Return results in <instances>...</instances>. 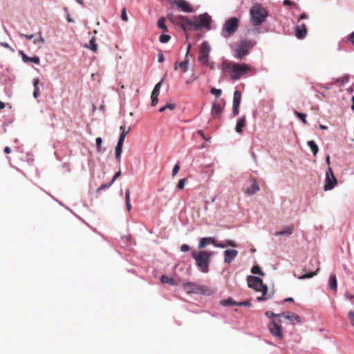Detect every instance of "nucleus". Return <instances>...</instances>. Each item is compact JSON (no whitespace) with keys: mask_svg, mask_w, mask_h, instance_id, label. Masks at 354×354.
<instances>
[{"mask_svg":"<svg viewBox=\"0 0 354 354\" xmlns=\"http://www.w3.org/2000/svg\"><path fill=\"white\" fill-rule=\"evenodd\" d=\"M220 304L223 306H237V302L233 301L231 298L223 299L220 301Z\"/></svg>","mask_w":354,"mask_h":354,"instance_id":"28","label":"nucleus"},{"mask_svg":"<svg viewBox=\"0 0 354 354\" xmlns=\"http://www.w3.org/2000/svg\"><path fill=\"white\" fill-rule=\"evenodd\" d=\"M329 286L333 290L336 291L337 288V283L335 274H331L329 278Z\"/></svg>","mask_w":354,"mask_h":354,"instance_id":"25","label":"nucleus"},{"mask_svg":"<svg viewBox=\"0 0 354 354\" xmlns=\"http://www.w3.org/2000/svg\"><path fill=\"white\" fill-rule=\"evenodd\" d=\"M189 250V246L186 244L183 245L180 248V250L182 252H187Z\"/></svg>","mask_w":354,"mask_h":354,"instance_id":"54","label":"nucleus"},{"mask_svg":"<svg viewBox=\"0 0 354 354\" xmlns=\"http://www.w3.org/2000/svg\"><path fill=\"white\" fill-rule=\"evenodd\" d=\"M211 17L207 13H203L194 17L192 21V30H199L203 28L209 29L211 24Z\"/></svg>","mask_w":354,"mask_h":354,"instance_id":"7","label":"nucleus"},{"mask_svg":"<svg viewBox=\"0 0 354 354\" xmlns=\"http://www.w3.org/2000/svg\"><path fill=\"white\" fill-rule=\"evenodd\" d=\"M127 136V133H122L119 137L117 145H123L125 137Z\"/></svg>","mask_w":354,"mask_h":354,"instance_id":"43","label":"nucleus"},{"mask_svg":"<svg viewBox=\"0 0 354 354\" xmlns=\"http://www.w3.org/2000/svg\"><path fill=\"white\" fill-rule=\"evenodd\" d=\"M295 3L293 1H291L290 0H284L283 1V5L284 6H292Z\"/></svg>","mask_w":354,"mask_h":354,"instance_id":"57","label":"nucleus"},{"mask_svg":"<svg viewBox=\"0 0 354 354\" xmlns=\"http://www.w3.org/2000/svg\"><path fill=\"white\" fill-rule=\"evenodd\" d=\"M158 95H151L152 106H154L158 104Z\"/></svg>","mask_w":354,"mask_h":354,"instance_id":"47","label":"nucleus"},{"mask_svg":"<svg viewBox=\"0 0 354 354\" xmlns=\"http://www.w3.org/2000/svg\"><path fill=\"white\" fill-rule=\"evenodd\" d=\"M295 34L298 39H303L307 34L306 26L304 24H298L295 27Z\"/></svg>","mask_w":354,"mask_h":354,"instance_id":"16","label":"nucleus"},{"mask_svg":"<svg viewBox=\"0 0 354 354\" xmlns=\"http://www.w3.org/2000/svg\"><path fill=\"white\" fill-rule=\"evenodd\" d=\"M167 19L173 24L180 26L185 32L191 30V26L193 25L192 20L189 19L187 16L168 13Z\"/></svg>","mask_w":354,"mask_h":354,"instance_id":"5","label":"nucleus"},{"mask_svg":"<svg viewBox=\"0 0 354 354\" xmlns=\"http://www.w3.org/2000/svg\"><path fill=\"white\" fill-rule=\"evenodd\" d=\"M222 107L218 103H214L212 108V115L214 118H220L222 114Z\"/></svg>","mask_w":354,"mask_h":354,"instance_id":"20","label":"nucleus"},{"mask_svg":"<svg viewBox=\"0 0 354 354\" xmlns=\"http://www.w3.org/2000/svg\"><path fill=\"white\" fill-rule=\"evenodd\" d=\"M248 283L250 288H253L256 291L262 292V295L257 298L258 301H262L268 299V297H266L268 292V287L266 285L263 284L261 279L257 277L249 276L248 277Z\"/></svg>","mask_w":354,"mask_h":354,"instance_id":"4","label":"nucleus"},{"mask_svg":"<svg viewBox=\"0 0 354 354\" xmlns=\"http://www.w3.org/2000/svg\"><path fill=\"white\" fill-rule=\"evenodd\" d=\"M295 113L302 121L303 123H304V124L307 123V121H306V114L302 113H299L298 111H295Z\"/></svg>","mask_w":354,"mask_h":354,"instance_id":"36","label":"nucleus"},{"mask_svg":"<svg viewBox=\"0 0 354 354\" xmlns=\"http://www.w3.org/2000/svg\"><path fill=\"white\" fill-rule=\"evenodd\" d=\"M39 88H35L33 92V96L35 98H37L39 95Z\"/></svg>","mask_w":354,"mask_h":354,"instance_id":"62","label":"nucleus"},{"mask_svg":"<svg viewBox=\"0 0 354 354\" xmlns=\"http://www.w3.org/2000/svg\"><path fill=\"white\" fill-rule=\"evenodd\" d=\"M122 146L123 145H116L115 156V159L117 160V161L120 160V156H121V153L122 151Z\"/></svg>","mask_w":354,"mask_h":354,"instance_id":"32","label":"nucleus"},{"mask_svg":"<svg viewBox=\"0 0 354 354\" xmlns=\"http://www.w3.org/2000/svg\"><path fill=\"white\" fill-rule=\"evenodd\" d=\"M345 297L346 299H348L349 300H353L354 299V295H353L351 293L347 292L345 293Z\"/></svg>","mask_w":354,"mask_h":354,"instance_id":"56","label":"nucleus"},{"mask_svg":"<svg viewBox=\"0 0 354 354\" xmlns=\"http://www.w3.org/2000/svg\"><path fill=\"white\" fill-rule=\"evenodd\" d=\"M211 48L207 41H204L201 46L199 49L198 60L203 64H207L209 59V54L210 53Z\"/></svg>","mask_w":354,"mask_h":354,"instance_id":"12","label":"nucleus"},{"mask_svg":"<svg viewBox=\"0 0 354 354\" xmlns=\"http://www.w3.org/2000/svg\"><path fill=\"white\" fill-rule=\"evenodd\" d=\"M120 129L122 131V133H127V135L129 133V132L130 131V128H129L127 130H126V127L124 125L121 126L120 127Z\"/></svg>","mask_w":354,"mask_h":354,"instance_id":"55","label":"nucleus"},{"mask_svg":"<svg viewBox=\"0 0 354 354\" xmlns=\"http://www.w3.org/2000/svg\"><path fill=\"white\" fill-rule=\"evenodd\" d=\"M209 243H212L214 246L217 248H224L226 247V245H223V243H216L214 239L212 237H204L200 240L198 243V248L200 249L204 248L207 244Z\"/></svg>","mask_w":354,"mask_h":354,"instance_id":"14","label":"nucleus"},{"mask_svg":"<svg viewBox=\"0 0 354 354\" xmlns=\"http://www.w3.org/2000/svg\"><path fill=\"white\" fill-rule=\"evenodd\" d=\"M238 251L236 250H226L224 252V261L230 263L237 256Z\"/></svg>","mask_w":354,"mask_h":354,"instance_id":"15","label":"nucleus"},{"mask_svg":"<svg viewBox=\"0 0 354 354\" xmlns=\"http://www.w3.org/2000/svg\"><path fill=\"white\" fill-rule=\"evenodd\" d=\"M281 317L288 319L292 324L301 322V317L295 313H283Z\"/></svg>","mask_w":354,"mask_h":354,"instance_id":"17","label":"nucleus"},{"mask_svg":"<svg viewBox=\"0 0 354 354\" xmlns=\"http://www.w3.org/2000/svg\"><path fill=\"white\" fill-rule=\"evenodd\" d=\"M188 63H189V59L187 57V56H185L184 61H183L180 63L176 62L174 64V70H176V71L178 70V68L179 67L181 69L183 73H186L188 70Z\"/></svg>","mask_w":354,"mask_h":354,"instance_id":"18","label":"nucleus"},{"mask_svg":"<svg viewBox=\"0 0 354 354\" xmlns=\"http://www.w3.org/2000/svg\"><path fill=\"white\" fill-rule=\"evenodd\" d=\"M225 243H226L225 245H226V246H227V245H230V246H232V247H236L237 246V245L235 243V241H232V240H226Z\"/></svg>","mask_w":354,"mask_h":354,"instance_id":"51","label":"nucleus"},{"mask_svg":"<svg viewBox=\"0 0 354 354\" xmlns=\"http://www.w3.org/2000/svg\"><path fill=\"white\" fill-rule=\"evenodd\" d=\"M279 323V319H274L270 324H268V328L273 336L278 339H282L283 337V328Z\"/></svg>","mask_w":354,"mask_h":354,"instance_id":"11","label":"nucleus"},{"mask_svg":"<svg viewBox=\"0 0 354 354\" xmlns=\"http://www.w3.org/2000/svg\"><path fill=\"white\" fill-rule=\"evenodd\" d=\"M239 106H236L233 105V109H232V113L234 115H237L239 113Z\"/></svg>","mask_w":354,"mask_h":354,"instance_id":"52","label":"nucleus"},{"mask_svg":"<svg viewBox=\"0 0 354 354\" xmlns=\"http://www.w3.org/2000/svg\"><path fill=\"white\" fill-rule=\"evenodd\" d=\"M113 184V183H112V181H111L110 183H105V184H103L100 187H99L97 189V192H100L101 190H103V189H107V188H109Z\"/></svg>","mask_w":354,"mask_h":354,"instance_id":"41","label":"nucleus"},{"mask_svg":"<svg viewBox=\"0 0 354 354\" xmlns=\"http://www.w3.org/2000/svg\"><path fill=\"white\" fill-rule=\"evenodd\" d=\"M183 286L184 290L188 294L196 293L205 295H212L214 293V290L212 288L194 282L185 283Z\"/></svg>","mask_w":354,"mask_h":354,"instance_id":"6","label":"nucleus"},{"mask_svg":"<svg viewBox=\"0 0 354 354\" xmlns=\"http://www.w3.org/2000/svg\"><path fill=\"white\" fill-rule=\"evenodd\" d=\"M170 38L169 35H161L159 37V40L161 43H167L169 41Z\"/></svg>","mask_w":354,"mask_h":354,"instance_id":"40","label":"nucleus"},{"mask_svg":"<svg viewBox=\"0 0 354 354\" xmlns=\"http://www.w3.org/2000/svg\"><path fill=\"white\" fill-rule=\"evenodd\" d=\"M120 175H121L120 171H118V172H116L115 174V175L113 176V177L112 178V180H111L112 183H114L117 180V178L120 176Z\"/></svg>","mask_w":354,"mask_h":354,"instance_id":"53","label":"nucleus"},{"mask_svg":"<svg viewBox=\"0 0 354 354\" xmlns=\"http://www.w3.org/2000/svg\"><path fill=\"white\" fill-rule=\"evenodd\" d=\"M266 317H268L269 318L272 317V318H274V319H277V318L281 317V314H275L272 311H267V312H266Z\"/></svg>","mask_w":354,"mask_h":354,"instance_id":"37","label":"nucleus"},{"mask_svg":"<svg viewBox=\"0 0 354 354\" xmlns=\"http://www.w3.org/2000/svg\"><path fill=\"white\" fill-rule=\"evenodd\" d=\"M241 101V93L236 90L234 92L233 105L240 106Z\"/></svg>","mask_w":354,"mask_h":354,"instance_id":"24","label":"nucleus"},{"mask_svg":"<svg viewBox=\"0 0 354 354\" xmlns=\"http://www.w3.org/2000/svg\"><path fill=\"white\" fill-rule=\"evenodd\" d=\"M185 180H186L185 178L180 179L179 180L178 185H177L178 189H184Z\"/></svg>","mask_w":354,"mask_h":354,"instance_id":"48","label":"nucleus"},{"mask_svg":"<svg viewBox=\"0 0 354 354\" xmlns=\"http://www.w3.org/2000/svg\"><path fill=\"white\" fill-rule=\"evenodd\" d=\"M294 228H295V227L293 225L286 226L281 231L277 232L275 233V235L276 236L290 235L293 233Z\"/></svg>","mask_w":354,"mask_h":354,"instance_id":"22","label":"nucleus"},{"mask_svg":"<svg viewBox=\"0 0 354 354\" xmlns=\"http://www.w3.org/2000/svg\"><path fill=\"white\" fill-rule=\"evenodd\" d=\"M86 47L90 48L92 51L96 52L97 50V45L96 44L95 41V38L93 37L90 41L89 44L86 46Z\"/></svg>","mask_w":354,"mask_h":354,"instance_id":"30","label":"nucleus"},{"mask_svg":"<svg viewBox=\"0 0 354 354\" xmlns=\"http://www.w3.org/2000/svg\"><path fill=\"white\" fill-rule=\"evenodd\" d=\"M127 136V133H122L119 137L117 145H123L125 137Z\"/></svg>","mask_w":354,"mask_h":354,"instance_id":"42","label":"nucleus"},{"mask_svg":"<svg viewBox=\"0 0 354 354\" xmlns=\"http://www.w3.org/2000/svg\"><path fill=\"white\" fill-rule=\"evenodd\" d=\"M337 180L333 174V170L330 167L328 168V171L326 173V180L324 185V190L328 191L334 188L337 185Z\"/></svg>","mask_w":354,"mask_h":354,"instance_id":"13","label":"nucleus"},{"mask_svg":"<svg viewBox=\"0 0 354 354\" xmlns=\"http://www.w3.org/2000/svg\"><path fill=\"white\" fill-rule=\"evenodd\" d=\"M164 61V56L162 53L158 54V62H162Z\"/></svg>","mask_w":354,"mask_h":354,"instance_id":"63","label":"nucleus"},{"mask_svg":"<svg viewBox=\"0 0 354 354\" xmlns=\"http://www.w3.org/2000/svg\"><path fill=\"white\" fill-rule=\"evenodd\" d=\"M161 85H162V82H160L158 84H156L152 93H151V95L158 96Z\"/></svg>","mask_w":354,"mask_h":354,"instance_id":"34","label":"nucleus"},{"mask_svg":"<svg viewBox=\"0 0 354 354\" xmlns=\"http://www.w3.org/2000/svg\"><path fill=\"white\" fill-rule=\"evenodd\" d=\"M165 17H161L158 19V27L162 30H163L164 31H168V29H167V26L165 25Z\"/></svg>","mask_w":354,"mask_h":354,"instance_id":"31","label":"nucleus"},{"mask_svg":"<svg viewBox=\"0 0 354 354\" xmlns=\"http://www.w3.org/2000/svg\"><path fill=\"white\" fill-rule=\"evenodd\" d=\"M121 19L124 21H128V16L127 15L126 8H123L121 12Z\"/></svg>","mask_w":354,"mask_h":354,"instance_id":"45","label":"nucleus"},{"mask_svg":"<svg viewBox=\"0 0 354 354\" xmlns=\"http://www.w3.org/2000/svg\"><path fill=\"white\" fill-rule=\"evenodd\" d=\"M348 319L350 320V322L351 325L354 327V312L350 311L348 314Z\"/></svg>","mask_w":354,"mask_h":354,"instance_id":"46","label":"nucleus"},{"mask_svg":"<svg viewBox=\"0 0 354 354\" xmlns=\"http://www.w3.org/2000/svg\"><path fill=\"white\" fill-rule=\"evenodd\" d=\"M169 2L173 9H176L185 13H191L194 12V9L191 4L185 0H169Z\"/></svg>","mask_w":354,"mask_h":354,"instance_id":"10","label":"nucleus"},{"mask_svg":"<svg viewBox=\"0 0 354 354\" xmlns=\"http://www.w3.org/2000/svg\"><path fill=\"white\" fill-rule=\"evenodd\" d=\"M245 124H246V117L245 115H243L241 118H240L237 120L236 125L235 127V131L239 133H242L243 128L245 126Z\"/></svg>","mask_w":354,"mask_h":354,"instance_id":"21","label":"nucleus"},{"mask_svg":"<svg viewBox=\"0 0 354 354\" xmlns=\"http://www.w3.org/2000/svg\"><path fill=\"white\" fill-rule=\"evenodd\" d=\"M238 306H251V303L249 300L241 301V302H237Z\"/></svg>","mask_w":354,"mask_h":354,"instance_id":"49","label":"nucleus"},{"mask_svg":"<svg viewBox=\"0 0 354 354\" xmlns=\"http://www.w3.org/2000/svg\"><path fill=\"white\" fill-rule=\"evenodd\" d=\"M251 271L253 274H258L261 276L264 275V273L261 271V268L258 266H253Z\"/></svg>","mask_w":354,"mask_h":354,"instance_id":"38","label":"nucleus"},{"mask_svg":"<svg viewBox=\"0 0 354 354\" xmlns=\"http://www.w3.org/2000/svg\"><path fill=\"white\" fill-rule=\"evenodd\" d=\"M160 281L162 283H169L171 285H176L175 280L173 278H170L167 275H162Z\"/></svg>","mask_w":354,"mask_h":354,"instance_id":"27","label":"nucleus"},{"mask_svg":"<svg viewBox=\"0 0 354 354\" xmlns=\"http://www.w3.org/2000/svg\"><path fill=\"white\" fill-rule=\"evenodd\" d=\"M239 25V20L236 17H231L226 20L221 30V35L223 37L227 38L233 35L237 30Z\"/></svg>","mask_w":354,"mask_h":354,"instance_id":"8","label":"nucleus"},{"mask_svg":"<svg viewBox=\"0 0 354 354\" xmlns=\"http://www.w3.org/2000/svg\"><path fill=\"white\" fill-rule=\"evenodd\" d=\"M252 46V41L247 40L241 41L234 50V57L238 59H242L248 54L249 50Z\"/></svg>","mask_w":354,"mask_h":354,"instance_id":"9","label":"nucleus"},{"mask_svg":"<svg viewBox=\"0 0 354 354\" xmlns=\"http://www.w3.org/2000/svg\"><path fill=\"white\" fill-rule=\"evenodd\" d=\"M175 107H176V106H175L174 104L167 103L165 106L161 107L159 109V111L160 112H163V111H165L167 109H169L170 110H174L175 109Z\"/></svg>","mask_w":354,"mask_h":354,"instance_id":"35","label":"nucleus"},{"mask_svg":"<svg viewBox=\"0 0 354 354\" xmlns=\"http://www.w3.org/2000/svg\"><path fill=\"white\" fill-rule=\"evenodd\" d=\"M348 40L352 44H354V31L349 35Z\"/></svg>","mask_w":354,"mask_h":354,"instance_id":"58","label":"nucleus"},{"mask_svg":"<svg viewBox=\"0 0 354 354\" xmlns=\"http://www.w3.org/2000/svg\"><path fill=\"white\" fill-rule=\"evenodd\" d=\"M95 142L97 145V151L100 153L102 151V139L100 137L97 138L95 139Z\"/></svg>","mask_w":354,"mask_h":354,"instance_id":"39","label":"nucleus"},{"mask_svg":"<svg viewBox=\"0 0 354 354\" xmlns=\"http://www.w3.org/2000/svg\"><path fill=\"white\" fill-rule=\"evenodd\" d=\"M250 14L254 26L262 24L268 15V11L261 4L254 5L250 10Z\"/></svg>","mask_w":354,"mask_h":354,"instance_id":"3","label":"nucleus"},{"mask_svg":"<svg viewBox=\"0 0 354 354\" xmlns=\"http://www.w3.org/2000/svg\"><path fill=\"white\" fill-rule=\"evenodd\" d=\"M197 132L203 138V139H206V136L202 130H198Z\"/></svg>","mask_w":354,"mask_h":354,"instance_id":"64","label":"nucleus"},{"mask_svg":"<svg viewBox=\"0 0 354 354\" xmlns=\"http://www.w3.org/2000/svg\"><path fill=\"white\" fill-rule=\"evenodd\" d=\"M307 145L310 148L313 155L316 156L319 151L318 146L316 143L313 140H310L308 141Z\"/></svg>","mask_w":354,"mask_h":354,"instance_id":"26","label":"nucleus"},{"mask_svg":"<svg viewBox=\"0 0 354 354\" xmlns=\"http://www.w3.org/2000/svg\"><path fill=\"white\" fill-rule=\"evenodd\" d=\"M20 55H21L22 60L26 63L33 62L36 64H39L40 63V59L37 56L30 57L24 51H20Z\"/></svg>","mask_w":354,"mask_h":354,"instance_id":"19","label":"nucleus"},{"mask_svg":"<svg viewBox=\"0 0 354 354\" xmlns=\"http://www.w3.org/2000/svg\"><path fill=\"white\" fill-rule=\"evenodd\" d=\"M21 37H24L26 38H27L28 39H31L33 38L34 37V35H24V34H21L20 35Z\"/></svg>","mask_w":354,"mask_h":354,"instance_id":"61","label":"nucleus"},{"mask_svg":"<svg viewBox=\"0 0 354 354\" xmlns=\"http://www.w3.org/2000/svg\"><path fill=\"white\" fill-rule=\"evenodd\" d=\"M179 169H180V166L178 164L174 165L173 170H172V176H175L178 174Z\"/></svg>","mask_w":354,"mask_h":354,"instance_id":"50","label":"nucleus"},{"mask_svg":"<svg viewBox=\"0 0 354 354\" xmlns=\"http://www.w3.org/2000/svg\"><path fill=\"white\" fill-rule=\"evenodd\" d=\"M259 190V187L257 184V182L255 180H254L252 181L251 186L245 191V193L248 195H252L257 192Z\"/></svg>","mask_w":354,"mask_h":354,"instance_id":"23","label":"nucleus"},{"mask_svg":"<svg viewBox=\"0 0 354 354\" xmlns=\"http://www.w3.org/2000/svg\"><path fill=\"white\" fill-rule=\"evenodd\" d=\"M210 92L212 95H214L217 97H219L222 93L221 90L217 89L216 88H212L211 89Z\"/></svg>","mask_w":354,"mask_h":354,"instance_id":"44","label":"nucleus"},{"mask_svg":"<svg viewBox=\"0 0 354 354\" xmlns=\"http://www.w3.org/2000/svg\"><path fill=\"white\" fill-rule=\"evenodd\" d=\"M212 255V252L205 250L199 252L196 250L192 251V257L195 259L197 267L201 272L205 273L208 272V267Z\"/></svg>","mask_w":354,"mask_h":354,"instance_id":"2","label":"nucleus"},{"mask_svg":"<svg viewBox=\"0 0 354 354\" xmlns=\"http://www.w3.org/2000/svg\"><path fill=\"white\" fill-rule=\"evenodd\" d=\"M125 202L127 205V209L129 212L131 210V205L130 203V190L127 189L125 192Z\"/></svg>","mask_w":354,"mask_h":354,"instance_id":"29","label":"nucleus"},{"mask_svg":"<svg viewBox=\"0 0 354 354\" xmlns=\"http://www.w3.org/2000/svg\"><path fill=\"white\" fill-rule=\"evenodd\" d=\"M220 68L224 74L229 75L231 80L236 81L248 74L252 70V66L245 63L239 64L224 60Z\"/></svg>","mask_w":354,"mask_h":354,"instance_id":"1","label":"nucleus"},{"mask_svg":"<svg viewBox=\"0 0 354 354\" xmlns=\"http://www.w3.org/2000/svg\"><path fill=\"white\" fill-rule=\"evenodd\" d=\"M39 83V79H35L34 80L33 85H34L35 88H39V87H38Z\"/></svg>","mask_w":354,"mask_h":354,"instance_id":"60","label":"nucleus"},{"mask_svg":"<svg viewBox=\"0 0 354 354\" xmlns=\"http://www.w3.org/2000/svg\"><path fill=\"white\" fill-rule=\"evenodd\" d=\"M319 268H317L316 271L313 272L306 273L302 276L299 277L298 278L299 279H308V278H311V277L315 276L317 274V272H319Z\"/></svg>","mask_w":354,"mask_h":354,"instance_id":"33","label":"nucleus"},{"mask_svg":"<svg viewBox=\"0 0 354 354\" xmlns=\"http://www.w3.org/2000/svg\"><path fill=\"white\" fill-rule=\"evenodd\" d=\"M203 64L209 67L211 69H214V63L210 62L209 59H208V63L207 64Z\"/></svg>","mask_w":354,"mask_h":354,"instance_id":"59","label":"nucleus"}]
</instances>
